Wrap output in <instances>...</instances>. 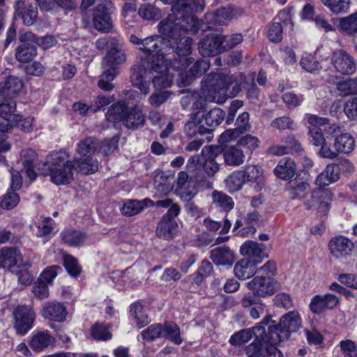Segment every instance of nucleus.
<instances>
[{
    "label": "nucleus",
    "mask_w": 357,
    "mask_h": 357,
    "mask_svg": "<svg viewBox=\"0 0 357 357\" xmlns=\"http://www.w3.org/2000/svg\"><path fill=\"white\" fill-rule=\"evenodd\" d=\"M164 3L172 4V13L158 25V32L164 38L160 45L159 56L171 58L176 53L179 60L191 52L192 39L185 36L188 33H196L200 22L194 15L204 10V0H161Z\"/></svg>",
    "instance_id": "f257e3e1"
},
{
    "label": "nucleus",
    "mask_w": 357,
    "mask_h": 357,
    "mask_svg": "<svg viewBox=\"0 0 357 357\" xmlns=\"http://www.w3.org/2000/svg\"><path fill=\"white\" fill-rule=\"evenodd\" d=\"M170 66L179 68L176 66V61L172 62V58L157 56L151 60H142L133 66L130 75L131 82L144 95L150 92L151 80L156 89L168 88L172 84V77L168 73Z\"/></svg>",
    "instance_id": "f03ea898"
},
{
    "label": "nucleus",
    "mask_w": 357,
    "mask_h": 357,
    "mask_svg": "<svg viewBox=\"0 0 357 357\" xmlns=\"http://www.w3.org/2000/svg\"><path fill=\"white\" fill-rule=\"evenodd\" d=\"M246 79L241 73L233 75L210 73L202 80V93L207 102L222 104L242 91Z\"/></svg>",
    "instance_id": "7ed1b4c3"
},
{
    "label": "nucleus",
    "mask_w": 357,
    "mask_h": 357,
    "mask_svg": "<svg viewBox=\"0 0 357 357\" xmlns=\"http://www.w3.org/2000/svg\"><path fill=\"white\" fill-rule=\"evenodd\" d=\"M218 155L214 152L211 146H204L200 154L191 156L188 160L185 168L190 173L195 172L199 167L206 176L202 174H196L195 179L197 184L205 189L213 187V183L210 178H213L220 170V165L216 159Z\"/></svg>",
    "instance_id": "20e7f679"
},
{
    "label": "nucleus",
    "mask_w": 357,
    "mask_h": 357,
    "mask_svg": "<svg viewBox=\"0 0 357 357\" xmlns=\"http://www.w3.org/2000/svg\"><path fill=\"white\" fill-rule=\"evenodd\" d=\"M271 319V316L266 315L263 321L255 327V331L259 335L266 332L265 326H268V341L272 344H279L287 340L291 333L298 331L301 326V318L298 314H284L278 324Z\"/></svg>",
    "instance_id": "39448f33"
},
{
    "label": "nucleus",
    "mask_w": 357,
    "mask_h": 357,
    "mask_svg": "<svg viewBox=\"0 0 357 357\" xmlns=\"http://www.w3.org/2000/svg\"><path fill=\"white\" fill-rule=\"evenodd\" d=\"M206 102L205 98L197 93L183 96L181 98V102L183 106L191 102L192 104L193 112L190 114V119L184 126V132L190 138L198 137L199 136L204 137V135H206V141H210L212 138L211 130L201 124L204 117Z\"/></svg>",
    "instance_id": "423d86ee"
},
{
    "label": "nucleus",
    "mask_w": 357,
    "mask_h": 357,
    "mask_svg": "<svg viewBox=\"0 0 357 357\" xmlns=\"http://www.w3.org/2000/svg\"><path fill=\"white\" fill-rule=\"evenodd\" d=\"M38 169L41 174L49 175L50 181L56 185H66L74 179L75 164L67 160L61 153L51 154Z\"/></svg>",
    "instance_id": "0eeeda50"
},
{
    "label": "nucleus",
    "mask_w": 357,
    "mask_h": 357,
    "mask_svg": "<svg viewBox=\"0 0 357 357\" xmlns=\"http://www.w3.org/2000/svg\"><path fill=\"white\" fill-rule=\"evenodd\" d=\"M141 336L144 340L147 342H153L158 338H165L176 344H180L182 342L180 328L174 322L150 325L141 332Z\"/></svg>",
    "instance_id": "6e6552de"
},
{
    "label": "nucleus",
    "mask_w": 357,
    "mask_h": 357,
    "mask_svg": "<svg viewBox=\"0 0 357 357\" xmlns=\"http://www.w3.org/2000/svg\"><path fill=\"white\" fill-rule=\"evenodd\" d=\"M245 286L254 295L266 298L273 295L281 289L280 284L271 277L257 275L245 283Z\"/></svg>",
    "instance_id": "1a4fd4ad"
},
{
    "label": "nucleus",
    "mask_w": 357,
    "mask_h": 357,
    "mask_svg": "<svg viewBox=\"0 0 357 357\" xmlns=\"http://www.w3.org/2000/svg\"><path fill=\"white\" fill-rule=\"evenodd\" d=\"M130 41L134 45H139V50L145 54L142 60H151L157 56H159L160 45L164 43V38L161 36L153 35L142 40L137 36L132 34L130 36Z\"/></svg>",
    "instance_id": "9d476101"
},
{
    "label": "nucleus",
    "mask_w": 357,
    "mask_h": 357,
    "mask_svg": "<svg viewBox=\"0 0 357 357\" xmlns=\"http://www.w3.org/2000/svg\"><path fill=\"white\" fill-rule=\"evenodd\" d=\"M331 63L335 71L341 75H351L356 70V59L342 49H336L333 52Z\"/></svg>",
    "instance_id": "9b49d317"
},
{
    "label": "nucleus",
    "mask_w": 357,
    "mask_h": 357,
    "mask_svg": "<svg viewBox=\"0 0 357 357\" xmlns=\"http://www.w3.org/2000/svg\"><path fill=\"white\" fill-rule=\"evenodd\" d=\"M354 248V243L349 238L342 235L334 236L328 243L330 254L337 260L346 259L351 255Z\"/></svg>",
    "instance_id": "f8f14e48"
},
{
    "label": "nucleus",
    "mask_w": 357,
    "mask_h": 357,
    "mask_svg": "<svg viewBox=\"0 0 357 357\" xmlns=\"http://www.w3.org/2000/svg\"><path fill=\"white\" fill-rule=\"evenodd\" d=\"M181 70L189 68L190 75L183 79V84L186 85L190 84L195 77L206 73L210 67V62L205 59L194 61L192 58L183 57L181 59Z\"/></svg>",
    "instance_id": "ddd939ff"
},
{
    "label": "nucleus",
    "mask_w": 357,
    "mask_h": 357,
    "mask_svg": "<svg viewBox=\"0 0 357 357\" xmlns=\"http://www.w3.org/2000/svg\"><path fill=\"white\" fill-rule=\"evenodd\" d=\"M224 36L210 34L203 38L199 43V51L204 56H215L223 52Z\"/></svg>",
    "instance_id": "4468645a"
},
{
    "label": "nucleus",
    "mask_w": 357,
    "mask_h": 357,
    "mask_svg": "<svg viewBox=\"0 0 357 357\" xmlns=\"http://www.w3.org/2000/svg\"><path fill=\"white\" fill-rule=\"evenodd\" d=\"M306 116L310 124L308 133L311 138L310 142L316 146L323 144L326 139L321 126L326 124V120L316 114H307Z\"/></svg>",
    "instance_id": "2eb2a0df"
},
{
    "label": "nucleus",
    "mask_w": 357,
    "mask_h": 357,
    "mask_svg": "<svg viewBox=\"0 0 357 357\" xmlns=\"http://www.w3.org/2000/svg\"><path fill=\"white\" fill-rule=\"evenodd\" d=\"M22 263L20 251L13 247H4L0 250V268L14 271Z\"/></svg>",
    "instance_id": "dca6fc26"
},
{
    "label": "nucleus",
    "mask_w": 357,
    "mask_h": 357,
    "mask_svg": "<svg viewBox=\"0 0 357 357\" xmlns=\"http://www.w3.org/2000/svg\"><path fill=\"white\" fill-rule=\"evenodd\" d=\"M338 303V298L333 294L316 295L311 299L310 308L312 312L332 310Z\"/></svg>",
    "instance_id": "f3484780"
},
{
    "label": "nucleus",
    "mask_w": 357,
    "mask_h": 357,
    "mask_svg": "<svg viewBox=\"0 0 357 357\" xmlns=\"http://www.w3.org/2000/svg\"><path fill=\"white\" fill-rule=\"evenodd\" d=\"M17 15L23 20L26 26L33 25L38 17V8L23 0H18L15 4Z\"/></svg>",
    "instance_id": "a211bd4d"
},
{
    "label": "nucleus",
    "mask_w": 357,
    "mask_h": 357,
    "mask_svg": "<svg viewBox=\"0 0 357 357\" xmlns=\"http://www.w3.org/2000/svg\"><path fill=\"white\" fill-rule=\"evenodd\" d=\"M108 10L102 5L97 6L93 10V24L99 31L109 32L112 27Z\"/></svg>",
    "instance_id": "6ab92c4d"
},
{
    "label": "nucleus",
    "mask_w": 357,
    "mask_h": 357,
    "mask_svg": "<svg viewBox=\"0 0 357 357\" xmlns=\"http://www.w3.org/2000/svg\"><path fill=\"white\" fill-rule=\"evenodd\" d=\"M259 261H253L250 259H243L234 267V273L239 280H246L253 277L257 273V266Z\"/></svg>",
    "instance_id": "aec40b11"
},
{
    "label": "nucleus",
    "mask_w": 357,
    "mask_h": 357,
    "mask_svg": "<svg viewBox=\"0 0 357 357\" xmlns=\"http://www.w3.org/2000/svg\"><path fill=\"white\" fill-rule=\"evenodd\" d=\"M264 244L248 241L241 246L240 252L245 259H250L253 261H259L260 264L264 257Z\"/></svg>",
    "instance_id": "412c9836"
},
{
    "label": "nucleus",
    "mask_w": 357,
    "mask_h": 357,
    "mask_svg": "<svg viewBox=\"0 0 357 357\" xmlns=\"http://www.w3.org/2000/svg\"><path fill=\"white\" fill-rule=\"evenodd\" d=\"M174 174L170 172L158 170L154 176L155 188L162 195H167L174 187Z\"/></svg>",
    "instance_id": "4be33fe9"
},
{
    "label": "nucleus",
    "mask_w": 357,
    "mask_h": 357,
    "mask_svg": "<svg viewBox=\"0 0 357 357\" xmlns=\"http://www.w3.org/2000/svg\"><path fill=\"white\" fill-rule=\"evenodd\" d=\"M37 160V154L36 151L31 149H25L22 150L20 153V162H22L26 176L30 181L36 179L37 174L34 170L36 162Z\"/></svg>",
    "instance_id": "5701e85b"
},
{
    "label": "nucleus",
    "mask_w": 357,
    "mask_h": 357,
    "mask_svg": "<svg viewBox=\"0 0 357 357\" xmlns=\"http://www.w3.org/2000/svg\"><path fill=\"white\" fill-rule=\"evenodd\" d=\"M23 87L22 81L17 77L8 76L0 82V96L15 98Z\"/></svg>",
    "instance_id": "b1692460"
},
{
    "label": "nucleus",
    "mask_w": 357,
    "mask_h": 357,
    "mask_svg": "<svg viewBox=\"0 0 357 357\" xmlns=\"http://www.w3.org/2000/svg\"><path fill=\"white\" fill-rule=\"evenodd\" d=\"M235 16L234 9L231 6H227L218 9L215 13H207L206 20L211 25H225Z\"/></svg>",
    "instance_id": "393cba45"
},
{
    "label": "nucleus",
    "mask_w": 357,
    "mask_h": 357,
    "mask_svg": "<svg viewBox=\"0 0 357 357\" xmlns=\"http://www.w3.org/2000/svg\"><path fill=\"white\" fill-rule=\"evenodd\" d=\"M222 156L225 163L232 167L240 166L245 158L244 151L237 144L225 148L222 151Z\"/></svg>",
    "instance_id": "a878e982"
},
{
    "label": "nucleus",
    "mask_w": 357,
    "mask_h": 357,
    "mask_svg": "<svg viewBox=\"0 0 357 357\" xmlns=\"http://www.w3.org/2000/svg\"><path fill=\"white\" fill-rule=\"evenodd\" d=\"M211 259L217 265L231 266L235 261L234 252L226 246L218 247L211 251Z\"/></svg>",
    "instance_id": "bb28decb"
},
{
    "label": "nucleus",
    "mask_w": 357,
    "mask_h": 357,
    "mask_svg": "<svg viewBox=\"0 0 357 357\" xmlns=\"http://www.w3.org/2000/svg\"><path fill=\"white\" fill-rule=\"evenodd\" d=\"M55 338L47 331H40L33 334L30 341L31 348L37 352L43 351L49 347L53 346Z\"/></svg>",
    "instance_id": "cd10ccee"
},
{
    "label": "nucleus",
    "mask_w": 357,
    "mask_h": 357,
    "mask_svg": "<svg viewBox=\"0 0 357 357\" xmlns=\"http://www.w3.org/2000/svg\"><path fill=\"white\" fill-rule=\"evenodd\" d=\"M274 173L278 178L289 180L293 178L296 173V165L293 160L289 158L281 159L275 168Z\"/></svg>",
    "instance_id": "c85d7f7f"
},
{
    "label": "nucleus",
    "mask_w": 357,
    "mask_h": 357,
    "mask_svg": "<svg viewBox=\"0 0 357 357\" xmlns=\"http://www.w3.org/2000/svg\"><path fill=\"white\" fill-rule=\"evenodd\" d=\"M126 60V56L119 43L116 47L112 48L108 51L102 61V66L104 68H116V66L123 63Z\"/></svg>",
    "instance_id": "c756f323"
},
{
    "label": "nucleus",
    "mask_w": 357,
    "mask_h": 357,
    "mask_svg": "<svg viewBox=\"0 0 357 357\" xmlns=\"http://www.w3.org/2000/svg\"><path fill=\"white\" fill-rule=\"evenodd\" d=\"M14 328L19 335H25L33 325L34 314H13Z\"/></svg>",
    "instance_id": "7c9ffc66"
},
{
    "label": "nucleus",
    "mask_w": 357,
    "mask_h": 357,
    "mask_svg": "<svg viewBox=\"0 0 357 357\" xmlns=\"http://www.w3.org/2000/svg\"><path fill=\"white\" fill-rule=\"evenodd\" d=\"M355 140L354 137L347 132L341 133L335 137L334 148L339 153L349 154L355 148Z\"/></svg>",
    "instance_id": "2f4dec72"
},
{
    "label": "nucleus",
    "mask_w": 357,
    "mask_h": 357,
    "mask_svg": "<svg viewBox=\"0 0 357 357\" xmlns=\"http://www.w3.org/2000/svg\"><path fill=\"white\" fill-rule=\"evenodd\" d=\"M178 224L172 218L163 217L157 227V235L164 239L172 238L178 232Z\"/></svg>",
    "instance_id": "473e14b6"
},
{
    "label": "nucleus",
    "mask_w": 357,
    "mask_h": 357,
    "mask_svg": "<svg viewBox=\"0 0 357 357\" xmlns=\"http://www.w3.org/2000/svg\"><path fill=\"white\" fill-rule=\"evenodd\" d=\"M20 41H31L41 47L43 49H49L57 44V40L53 36L39 37L31 32H26L20 36Z\"/></svg>",
    "instance_id": "72a5a7b5"
},
{
    "label": "nucleus",
    "mask_w": 357,
    "mask_h": 357,
    "mask_svg": "<svg viewBox=\"0 0 357 357\" xmlns=\"http://www.w3.org/2000/svg\"><path fill=\"white\" fill-rule=\"evenodd\" d=\"M241 171L246 183H256L260 185L264 181V169L260 166L248 165Z\"/></svg>",
    "instance_id": "f704fd0d"
},
{
    "label": "nucleus",
    "mask_w": 357,
    "mask_h": 357,
    "mask_svg": "<svg viewBox=\"0 0 357 357\" xmlns=\"http://www.w3.org/2000/svg\"><path fill=\"white\" fill-rule=\"evenodd\" d=\"M339 179V173L336 166L333 164L328 165L325 169L317 176L316 184L320 187L329 185Z\"/></svg>",
    "instance_id": "c9c22d12"
},
{
    "label": "nucleus",
    "mask_w": 357,
    "mask_h": 357,
    "mask_svg": "<svg viewBox=\"0 0 357 357\" xmlns=\"http://www.w3.org/2000/svg\"><path fill=\"white\" fill-rule=\"evenodd\" d=\"M128 112V105L125 102H117L108 109L106 118L108 121L114 123L122 121L124 124Z\"/></svg>",
    "instance_id": "e433bc0d"
},
{
    "label": "nucleus",
    "mask_w": 357,
    "mask_h": 357,
    "mask_svg": "<svg viewBox=\"0 0 357 357\" xmlns=\"http://www.w3.org/2000/svg\"><path fill=\"white\" fill-rule=\"evenodd\" d=\"M148 204H153V202L149 199H145L143 201L128 200L123 204L121 211L125 215H135L140 213Z\"/></svg>",
    "instance_id": "4c0bfd02"
},
{
    "label": "nucleus",
    "mask_w": 357,
    "mask_h": 357,
    "mask_svg": "<svg viewBox=\"0 0 357 357\" xmlns=\"http://www.w3.org/2000/svg\"><path fill=\"white\" fill-rule=\"evenodd\" d=\"M24 43L19 46L15 53L16 59L22 63L30 61L36 55V45L31 41H22Z\"/></svg>",
    "instance_id": "58836bf2"
},
{
    "label": "nucleus",
    "mask_w": 357,
    "mask_h": 357,
    "mask_svg": "<svg viewBox=\"0 0 357 357\" xmlns=\"http://www.w3.org/2000/svg\"><path fill=\"white\" fill-rule=\"evenodd\" d=\"M126 117L123 125L130 129H137L142 126L145 121L144 115L142 110L137 107L128 111Z\"/></svg>",
    "instance_id": "ea45409f"
},
{
    "label": "nucleus",
    "mask_w": 357,
    "mask_h": 357,
    "mask_svg": "<svg viewBox=\"0 0 357 357\" xmlns=\"http://www.w3.org/2000/svg\"><path fill=\"white\" fill-rule=\"evenodd\" d=\"M245 183L242 171L241 170L234 171L225 180L226 188L230 192L238 191Z\"/></svg>",
    "instance_id": "a19ab883"
},
{
    "label": "nucleus",
    "mask_w": 357,
    "mask_h": 357,
    "mask_svg": "<svg viewBox=\"0 0 357 357\" xmlns=\"http://www.w3.org/2000/svg\"><path fill=\"white\" fill-rule=\"evenodd\" d=\"M213 202L216 207L224 211H229L234 206L233 199L227 194L214 190L212 193Z\"/></svg>",
    "instance_id": "79ce46f5"
},
{
    "label": "nucleus",
    "mask_w": 357,
    "mask_h": 357,
    "mask_svg": "<svg viewBox=\"0 0 357 357\" xmlns=\"http://www.w3.org/2000/svg\"><path fill=\"white\" fill-rule=\"evenodd\" d=\"M188 177L189 176L187 172H181L177 178V185L179 188L180 194L181 197L186 200L191 199L197 194V190L195 187L191 188H188V186L185 187L188 183Z\"/></svg>",
    "instance_id": "37998d69"
},
{
    "label": "nucleus",
    "mask_w": 357,
    "mask_h": 357,
    "mask_svg": "<svg viewBox=\"0 0 357 357\" xmlns=\"http://www.w3.org/2000/svg\"><path fill=\"white\" fill-rule=\"evenodd\" d=\"M77 151L82 156H90L98 152V142L93 137H86L77 144Z\"/></svg>",
    "instance_id": "c03bdc74"
},
{
    "label": "nucleus",
    "mask_w": 357,
    "mask_h": 357,
    "mask_svg": "<svg viewBox=\"0 0 357 357\" xmlns=\"http://www.w3.org/2000/svg\"><path fill=\"white\" fill-rule=\"evenodd\" d=\"M63 241L70 246H80L86 241V235L76 230H67L62 233Z\"/></svg>",
    "instance_id": "a18cd8bd"
},
{
    "label": "nucleus",
    "mask_w": 357,
    "mask_h": 357,
    "mask_svg": "<svg viewBox=\"0 0 357 357\" xmlns=\"http://www.w3.org/2000/svg\"><path fill=\"white\" fill-rule=\"evenodd\" d=\"M241 305L244 308H250V312H259L265 310V305L259 300L256 299L252 293H248L241 299Z\"/></svg>",
    "instance_id": "49530a36"
},
{
    "label": "nucleus",
    "mask_w": 357,
    "mask_h": 357,
    "mask_svg": "<svg viewBox=\"0 0 357 357\" xmlns=\"http://www.w3.org/2000/svg\"><path fill=\"white\" fill-rule=\"evenodd\" d=\"M117 74L118 70L116 68L106 69L100 76L98 86L104 91H111L114 88V85L111 82L115 78Z\"/></svg>",
    "instance_id": "de8ad7c7"
},
{
    "label": "nucleus",
    "mask_w": 357,
    "mask_h": 357,
    "mask_svg": "<svg viewBox=\"0 0 357 357\" xmlns=\"http://www.w3.org/2000/svg\"><path fill=\"white\" fill-rule=\"evenodd\" d=\"M14 98L0 96V116L8 121L15 111L16 104Z\"/></svg>",
    "instance_id": "09e8293b"
},
{
    "label": "nucleus",
    "mask_w": 357,
    "mask_h": 357,
    "mask_svg": "<svg viewBox=\"0 0 357 357\" xmlns=\"http://www.w3.org/2000/svg\"><path fill=\"white\" fill-rule=\"evenodd\" d=\"M321 1L334 14L346 13L349 8V0H321Z\"/></svg>",
    "instance_id": "8fccbe9b"
},
{
    "label": "nucleus",
    "mask_w": 357,
    "mask_h": 357,
    "mask_svg": "<svg viewBox=\"0 0 357 357\" xmlns=\"http://www.w3.org/2000/svg\"><path fill=\"white\" fill-rule=\"evenodd\" d=\"M340 26L349 35L356 36L357 34V13L342 18L340 21Z\"/></svg>",
    "instance_id": "3c124183"
},
{
    "label": "nucleus",
    "mask_w": 357,
    "mask_h": 357,
    "mask_svg": "<svg viewBox=\"0 0 357 357\" xmlns=\"http://www.w3.org/2000/svg\"><path fill=\"white\" fill-rule=\"evenodd\" d=\"M138 14L146 20H156L160 17V10L150 3L142 4L139 8Z\"/></svg>",
    "instance_id": "603ef678"
},
{
    "label": "nucleus",
    "mask_w": 357,
    "mask_h": 357,
    "mask_svg": "<svg viewBox=\"0 0 357 357\" xmlns=\"http://www.w3.org/2000/svg\"><path fill=\"white\" fill-rule=\"evenodd\" d=\"M20 202L19 195L13 190H8L0 201V207L4 210H10L17 206Z\"/></svg>",
    "instance_id": "864d4df0"
},
{
    "label": "nucleus",
    "mask_w": 357,
    "mask_h": 357,
    "mask_svg": "<svg viewBox=\"0 0 357 357\" xmlns=\"http://www.w3.org/2000/svg\"><path fill=\"white\" fill-rule=\"evenodd\" d=\"M253 333L255 334L257 339L246 347L245 353L248 357L264 356L265 343L262 338L261 340L258 339L259 336L258 333H256L255 331Z\"/></svg>",
    "instance_id": "5fc2aeb1"
},
{
    "label": "nucleus",
    "mask_w": 357,
    "mask_h": 357,
    "mask_svg": "<svg viewBox=\"0 0 357 357\" xmlns=\"http://www.w3.org/2000/svg\"><path fill=\"white\" fill-rule=\"evenodd\" d=\"M337 89L342 96L357 94V77L337 83Z\"/></svg>",
    "instance_id": "6e6d98bb"
},
{
    "label": "nucleus",
    "mask_w": 357,
    "mask_h": 357,
    "mask_svg": "<svg viewBox=\"0 0 357 357\" xmlns=\"http://www.w3.org/2000/svg\"><path fill=\"white\" fill-rule=\"evenodd\" d=\"M225 112L220 108L210 110L205 116L206 124L210 127H215L220 124L225 117Z\"/></svg>",
    "instance_id": "4d7b16f0"
},
{
    "label": "nucleus",
    "mask_w": 357,
    "mask_h": 357,
    "mask_svg": "<svg viewBox=\"0 0 357 357\" xmlns=\"http://www.w3.org/2000/svg\"><path fill=\"white\" fill-rule=\"evenodd\" d=\"M300 64L305 70L311 73L319 71L321 69L319 61L310 54L303 55L301 59Z\"/></svg>",
    "instance_id": "13d9d810"
},
{
    "label": "nucleus",
    "mask_w": 357,
    "mask_h": 357,
    "mask_svg": "<svg viewBox=\"0 0 357 357\" xmlns=\"http://www.w3.org/2000/svg\"><path fill=\"white\" fill-rule=\"evenodd\" d=\"M252 337V332L250 329H243L230 337L229 342L233 346H241L249 342Z\"/></svg>",
    "instance_id": "bf43d9fd"
},
{
    "label": "nucleus",
    "mask_w": 357,
    "mask_h": 357,
    "mask_svg": "<svg viewBox=\"0 0 357 357\" xmlns=\"http://www.w3.org/2000/svg\"><path fill=\"white\" fill-rule=\"evenodd\" d=\"M119 137L114 136L109 139H105L101 142H98V153L106 156L113 153L118 148Z\"/></svg>",
    "instance_id": "052dcab7"
},
{
    "label": "nucleus",
    "mask_w": 357,
    "mask_h": 357,
    "mask_svg": "<svg viewBox=\"0 0 357 357\" xmlns=\"http://www.w3.org/2000/svg\"><path fill=\"white\" fill-rule=\"evenodd\" d=\"M212 272L213 266L211 263L207 260H203L197 273L195 274L194 282L197 284L202 283Z\"/></svg>",
    "instance_id": "680f3d73"
},
{
    "label": "nucleus",
    "mask_w": 357,
    "mask_h": 357,
    "mask_svg": "<svg viewBox=\"0 0 357 357\" xmlns=\"http://www.w3.org/2000/svg\"><path fill=\"white\" fill-rule=\"evenodd\" d=\"M61 270V267L56 265L48 266L43 271L38 279L51 285Z\"/></svg>",
    "instance_id": "e2e57ef3"
},
{
    "label": "nucleus",
    "mask_w": 357,
    "mask_h": 357,
    "mask_svg": "<svg viewBox=\"0 0 357 357\" xmlns=\"http://www.w3.org/2000/svg\"><path fill=\"white\" fill-rule=\"evenodd\" d=\"M259 139L254 136L250 135H247L240 139L236 144L239 146L240 149H245L246 153H252L256 148L259 146Z\"/></svg>",
    "instance_id": "0e129e2a"
},
{
    "label": "nucleus",
    "mask_w": 357,
    "mask_h": 357,
    "mask_svg": "<svg viewBox=\"0 0 357 357\" xmlns=\"http://www.w3.org/2000/svg\"><path fill=\"white\" fill-rule=\"evenodd\" d=\"M77 167L80 172L84 174H91L98 169L97 160L92 158L79 160L77 161Z\"/></svg>",
    "instance_id": "69168bd1"
},
{
    "label": "nucleus",
    "mask_w": 357,
    "mask_h": 357,
    "mask_svg": "<svg viewBox=\"0 0 357 357\" xmlns=\"http://www.w3.org/2000/svg\"><path fill=\"white\" fill-rule=\"evenodd\" d=\"M261 338L263 339V341L265 343V349L263 357H282L283 355L281 351L276 348V345L278 344H272L270 341H268V333H262L261 335H259Z\"/></svg>",
    "instance_id": "338daca9"
},
{
    "label": "nucleus",
    "mask_w": 357,
    "mask_h": 357,
    "mask_svg": "<svg viewBox=\"0 0 357 357\" xmlns=\"http://www.w3.org/2000/svg\"><path fill=\"white\" fill-rule=\"evenodd\" d=\"M344 357H357V344L351 340H342L339 343Z\"/></svg>",
    "instance_id": "774afa93"
}]
</instances>
